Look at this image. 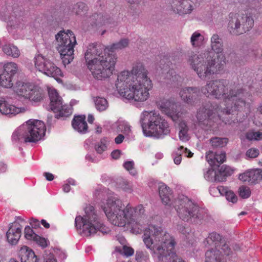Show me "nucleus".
I'll list each match as a JSON object with an SVG mask.
<instances>
[{
  "label": "nucleus",
  "instance_id": "cd10ccee",
  "mask_svg": "<svg viewBox=\"0 0 262 262\" xmlns=\"http://www.w3.org/2000/svg\"><path fill=\"white\" fill-rule=\"evenodd\" d=\"M233 173V169L227 165H223L217 171V182H223L226 180L227 177Z\"/></svg>",
  "mask_w": 262,
  "mask_h": 262
},
{
  "label": "nucleus",
  "instance_id": "6ab92c4d",
  "mask_svg": "<svg viewBox=\"0 0 262 262\" xmlns=\"http://www.w3.org/2000/svg\"><path fill=\"white\" fill-rule=\"evenodd\" d=\"M238 178L240 180L249 184H255L262 179V170L260 169H251L244 173L240 174Z\"/></svg>",
  "mask_w": 262,
  "mask_h": 262
},
{
  "label": "nucleus",
  "instance_id": "ea45409f",
  "mask_svg": "<svg viewBox=\"0 0 262 262\" xmlns=\"http://www.w3.org/2000/svg\"><path fill=\"white\" fill-rule=\"evenodd\" d=\"M181 129L179 132V138L182 141H185L188 140L187 135V127L185 123L181 122L180 124Z\"/></svg>",
  "mask_w": 262,
  "mask_h": 262
},
{
  "label": "nucleus",
  "instance_id": "58836bf2",
  "mask_svg": "<svg viewBox=\"0 0 262 262\" xmlns=\"http://www.w3.org/2000/svg\"><path fill=\"white\" fill-rule=\"evenodd\" d=\"M204 178L208 181L211 182H217V172L214 171L211 168H209L204 173Z\"/></svg>",
  "mask_w": 262,
  "mask_h": 262
},
{
  "label": "nucleus",
  "instance_id": "72a5a7b5",
  "mask_svg": "<svg viewBox=\"0 0 262 262\" xmlns=\"http://www.w3.org/2000/svg\"><path fill=\"white\" fill-rule=\"evenodd\" d=\"M204 39V36L198 31H195L190 37V42L193 47H199L202 45Z\"/></svg>",
  "mask_w": 262,
  "mask_h": 262
},
{
  "label": "nucleus",
  "instance_id": "423d86ee",
  "mask_svg": "<svg viewBox=\"0 0 262 262\" xmlns=\"http://www.w3.org/2000/svg\"><path fill=\"white\" fill-rule=\"evenodd\" d=\"M84 211L85 214L83 216L78 215L75 219V227L81 235L90 236L98 231L103 234L110 232L109 228L104 225L93 206H87Z\"/></svg>",
  "mask_w": 262,
  "mask_h": 262
},
{
  "label": "nucleus",
  "instance_id": "6e6d98bb",
  "mask_svg": "<svg viewBox=\"0 0 262 262\" xmlns=\"http://www.w3.org/2000/svg\"><path fill=\"white\" fill-rule=\"evenodd\" d=\"M24 222H25V220L21 216H16L15 221L12 225H13V227L15 228H16V227H19L22 228V226L20 225V224Z\"/></svg>",
  "mask_w": 262,
  "mask_h": 262
},
{
  "label": "nucleus",
  "instance_id": "f03ea898",
  "mask_svg": "<svg viewBox=\"0 0 262 262\" xmlns=\"http://www.w3.org/2000/svg\"><path fill=\"white\" fill-rule=\"evenodd\" d=\"M227 81L217 79L208 81L201 88V92L207 96H211L216 99H223L225 107H220L216 103H206L200 108L196 115L200 125L211 127L214 122L220 119L219 112L229 115L234 111H243L246 106V100L251 96L245 88L227 87Z\"/></svg>",
  "mask_w": 262,
  "mask_h": 262
},
{
  "label": "nucleus",
  "instance_id": "de8ad7c7",
  "mask_svg": "<svg viewBox=\"0 0 262 262\" xmlns=\"http://www.w3.org/2000/svg\"><path fill=\"white\" fill-rule=\"evenodd\" d=\"M259 155V150L257 149L252 148L248 149L246 153V156L249 158H255Z\"/></svg>",
  "mask_w": 262,
  "mask_h": 262
},
{
  "label": "nucleus",
  "instance_id": "3c124183",
  "mask_svg": "<svg viewBox=\"0 0 262 262\" xmlns=\"http://www.w3.org/2000/svg\"><path fill=\"white\" fill-rule=\"evenodd\" d=\"M221 252H223L225 255L227 256H230L232 254L233 252L227 244H224L222 245L221 248Z\"/></svg>",
  "mask_w": 262,
  "mask_h": 262
},
{
  "label": "nucleus",
  "instance_id": "774afa93",
  "mask_svg": "<svg viewBox=\"0 0 262 262\" xmlns=\"http://www.w3.org/2000/svg\"><path fill=\"white\" fill-rule=\"evenodd\" d=\"M71 190L70 186L69 185V184H65L63 186V190L65 192H69Z\"/></svg>",
  "mask_w": 262,
  "mask_h": 262
},
{
  "label": "nucleus",
  "instance_id": "6e6552de",
  "mask_svg": "<svg viewBox=\"0 0 262 262\" xmlns=\"http://www.w3.org/2000/svg\"><path fill=\"white\" fill-rule=\"evenodd\" d=\"M46 127L45 123L38 120H29L15 130L12 135L14 143L36 142L45 135Z\"/></svg>",
  "mask_w": 262,
  "mask_h": 262
},
{
  "label": "nucleus",
  "instance_id": "0eeeda50",
  "mask_svg": "<svg viewBox=\"0 0 262 262\" xmlns=\"http://www.w3.org/2000/svg\"><path fill=\"white\" fill-rule=\"evenodd\" d=\"M140 122L144 135L147 137L163 138L170 132L167 122L155 111L143 112Z\"/></svg>",
  "mask_w": 262,
  "mask_h": 262
},
{
  "label": "nucleus",
  "instance_id": "052dcab7",
  "mask_svg": "<svg viewBox=\"0 0 262 262\" xmlns=\"http://www.w3.org/2000/svg\"><path fill=\"white\" fill-rule=\"evenodd\" d=\"M30 224L32 226V227L34 228H37L40 226V223L37 219H31L30 220Z\"/></svg>",
  "mask_w": 262,
  "mask_h": 262
},
{
  "label": "nucleus",
  "instance_id": "a211bd4d",
  "mask_svg": "<svg viewBox=\"0 0 262 262\" xmlns=\"http://www.w3.org/2000/svg\"><path fill=\"white\" fill-rule=\"evenodd\" d=\"M158 108L167 116L171 117L177 116V104L171 99H161L156 102Z\"/></svg>",
  "mask_w": 262,
  "mask_h": 262
},
{
  "label": "nucleus",
  "instance_id": "bb28decb",
  "mask_svg": "<svg viewBox=\"0 0 262 262\" xmlns=\"http://www.w3.org/2000/svg\"><path fill=\"white\" fill-rule=\"evenodd\" d=\"M222 236L216 232H211L209 233L208 236L206 238L204 241V244L206 246H214L215 248L222 243Z\"/></svg>",
  "mask_w": 262,
  "mask_h": 262
},
{
  "label": "nucleus",
  "instance_id": "5701e85b",
  "mask_svg": "<svg viewBox=\"0 0 262 262\" xmlns=\"http://www.w3.org/2000/svg\"><path fill=\"white\" fill-rule=\"evenodd\" d=\"M21 231V227L15 228L13 225H11L6 233L8 242L11 245L16 244L20 237Z\"/></svg>",
  "mask_w": 262,
  "mask_h": 262
},
{
  "label": "nucleus",
  "instance_id": "8fccbe9b",
  "mask_svg": "<svg viewBox=\"0 0 262 262\" xmlns=\"http://www.w3.org/2000/svg\"><path fill=\"white\" fill-rule=\"evenodd\" d=\"M122 188L126 192H131L133 190V185L127 181H123L121 185Z\"/></svg>",
  "mask_w": 262,
  "mask_h": 262
},
{
  "label": "nucleus",
  "instance_id": "4be33fe9",
  "mask_svg": "<svg viewBox=\"0 0 262 262\" xmlns=\"http://www.w3.org/2000/svg\"><path fill=\"white\" fill-rule=\"evenodd\" d=\"M92 26H103L110 24L112 18L107 15L94 13L90 17Z\"/></svg>",
  "mask_w": 262,
  "mask_h": 262
},
{
  "label": "nucleus",
  "instance_id": "a19ab883",
  "mask_svg": "<svg viewBox=\"0 0 262 262\" xmlns=\"http://www.w3.org/2000/svg\"><path fill=\"white\" fill-rule=\"evenodd\" d=\"M24 233L25 238L29 240L34 241L38 236V235H37L29 226L25 227Z\"/></svg>",
  "mask_w": 262,
  "mask_h": 262
},
{
  "label": "nucleus",
  "instance_id": "7c9ffc66",
  "mask_svg": "<svg viewBox=\"0 0 262 262\" xmlns=\"http://www.w3.org/2000/svg\"><path fill=\"white\" fill-rule=\"evenodd\" d=\"M217 189L221 195H225L226 199L233 203H235L237 201V197L235 193L231 190H229L226 187L220 186Z\"/></svg>",
  "mask_w": 262,
  "mask_h": 262
},
{
  "label": "nucleus",
  "instance_id": "1a4fd4ad",
  "mask_svg": "<svg viewBox=\"0 0 262 262\" xmlns=\"http://www.w3.org/2000/svg\"><path fill=\"white\" fill-rule=\"evenodd\" d=\"M178 203L177 210L181 220L196 224L202 223L207 214L205 209L200 208L187 197L179 200Z\"/></svg>",
  "mask_w": 262,
  "mask_h": 262
},
{
  "label": "nucleus",
  "instance_id": "864d4df0",
  "mask_svg": "<svg viewBox=\"0 0 262 262\" xmlns=\"http://www.w3.org/2000/svg\"><path fill=\"white\" fill-rule=\"evenodd\" d=\"M134 253V250L129 247H128L126 245L123 246L122 248V253L124 254L126 256H130L133 255Z\"/></svg>",
  "mask_w": 262,
  "mask_h": 262
},
{
  "label": "nucleus",
  "instance_id": "dca6fc26",
  "mask_svg": "<svg viewBox=\"0 0 262 262\" xmlns=\"http://www.w3.org/2000/svg\"><path fill=\"white\" fill-rule=\"evenodd\" d=\"M197 0H172L173 11L179 15L190 14L196 7Z\"/></svg>",
  "mask_w": 262,
  "mask_h": 262
},
{
  "label": "nucleus",
  "instance_id": "680f3d73",
  "mask_svg": "<svg viewBox=\"0 0 262 262\" xmlns=\"http://www.w3.org/2000/svg\"><path fill=\"white\" fill-rule=\"evenodd\" d=\"M121 151L119 150H115L111 153V156L114 159H118L120 156Z\"/></svg>",
  "mask_w": 262,
  "mask_h": 262
},
{
  "label": "nucleus",
  "instance_id": "f8f14e48",
  "mask_svg": "<svg viewBox=\"0 0 262 262\" xmlns=\"http://www.w3.org/2000/svg\"><path fill=\"white\" fill-rule=\"evenodd\" d=\"M49 96L52 111L58 113L55 115V118L68 117L72 114V107L67 104H63L62 99L56 90L50 89Z\"/></svg>",
  "mask_w": 262,
  "mask_h": 262
},
{
  "label": "nucleus",
  "instance_id": "09e8293b",
  "mask_svg": "<svg viewBox=\"0 0 262 262\" xmlns=\"http://www.w3.org/2000/svg\"><path fill=\"white\" fill-rule=\"evenodd\" d=\"M34 241H35L36 243L42 248L47 247L48 243H49V242L46 239L40 237L39 235H38V236L34 240Z\"/></svg>",
  "mask_w": 262,
  "mask_h": 262
},
{
  "label": "nucleus",
  "instance_id": "4468645a",
  "mask_svg": "<svg viewBox=\"0 0 262 262\" xmlns=\"http://www.w3.org/2000/svg\"><path fill=\"white\" fill-rule=\"evenodd\" d=\"M106 51H108V47H106L100 42L89 44L84 53L86 64H87L91 61L98 60L102 57H105V55L108 53Z\"/></svg>",
  "mask_w": 262,
  "mask_h": 262
},
{
  "label": "nucleus",
  "instance_id": "79ce46f5",
  "mask_svg": "<svg viewBox=\"0 0 262 262\" xmlns=\"http://www.w3.org/2000/svg\"><path fill=\"white\" fill-rule=\"evenodd\" d=\"M123 167L132 176H134L137 174V171L134 167V162L133 161L125 162L123 164Z\"/></svg>",
  "mask_w": 262,
  "mask_h": 262
},
{
  "label": "nucleus",
  "instance_id": "f704fd0d",
  "mask_svg": "<svg viewBox=\"0 0 262 262\" xmlns=\"http://www.w3.org/2000/svg\"><path fill=\"white\" fill-rule=\"evenodd\" d=\"M129 40L126 38H123L121 39L119 42L113 43L110 47H108V53L114 54V51L115 50H121L128 45Z\"/></svg>",
  "mask_w": 262,
  "mask_h": 262
},
{
  "label": "nucleus",
  "instance_id": "5fc2aeb1",
  "mask_svg": "<svg viewBox=\"0 0 262 262\" xmlns=\"http://www.w3.org/2000/svg\"><path fill=\"white\" fill-rule=\"evenodd\" d=\"M177 229L179 231V232L185 235L189 234L191 231V230L188 226L185 227V226L181 224L178 225Z\"/></svg>",
  "mask_w": 262,
  "mask_h": 262
},
{
  "label": "nucleus",
  "instance_id": "39448f33",
  "mask_svg": "<svg viewBox=\"0 0 262 262\" xmlns=\"http://www.w3.org/2000/svg\"><path fill=\"white\" fill-rule=\"evenodd\" d=\"M245 6L250 13L239 14L230 13L228 30L233 35H239L249 31L254 25V20L251 14H254L261 6L262 0H239Z\"/></svg>",
  "mask_w": 262,
  "mask_h": 262
},
{
  "label": "nucleus",
  "instance_id": "9d476101",
  "mask_svg": "<svg viewBox=\"0 0 262 262\" xmlns=\"http://www.w3.org/2000/svg\"><path fill=\"white\" fill-rule=\"evenodd\" d=\"M116 60L117 57L115 54L107 53L105 57L91 61L86 66L95 79L103 80L113 74Z\"/></svg>",
  "mask_w": 262,
  "mask_h": 262
},
{
  "label": "nucleus",
  "instance_id": "69168bd1",
  "mask_svg": "<svg viewBox=\"0 0 262 262\" xmlns=\"http://www.w3.org/2000/svg\"><path fill=\"white\" fill-rule=\"evenodd\" d=\"M6 169V165L3 162H0V173L4 172Z\"/></svg>",
  "mask_w": 262,
  "mask_h": 262
},
{
  "label": "nucleus",
  "instance_id": "2eb2a0df",
  "mask_svg": "<svg viewBox=\"0 0 262 262\" xmlns=\"http://www.w3.org/2000/svg\"><path fill=\"white\" fill-rule=\"evenodd\" d=\"M17 65L14 62H8L4 66V70L0 74V85L5 88L13 86L12 78L16 73Z\"/></svg>",
  "mask_w": 262,
  "mask_h": 262
},
{
  "label": "nucleus",
  "instance_id": "0e129e2a",
  "mask_svg": "<svg viewBox=\"0 0 262 262\" xmlns=\"http://www.w3.org/2000/svg\"><path fill=\"white\" fill-rule=\"evenodd\" d=\"M43 175L46 177V179L49 181H52L54 178V175L49 172H45Z\"/></svg>",
  "mask_w": 262,
  "mask_h": 262
},
{
  "label": "nucleus",
  "instance_id": "338daca9",
  "mask_svg": "<svg viewBox=\"0 0 262 262\" xmlns=\"http://www.w3.org/2000/svg\"><path fill=\"white\" fill-rule=\"evenodd\" d=\"M40 223L42 224V225L46 228V229H48L50 228V224L48 223L45 220H41L40 221Z\"/></svg>",
  "mask_w": 262,
  "mask_h": 262
},
{
  "label": "nucleus",
  "instance_id": "e433bc0d",
  "mask_svg": "<svg viewBox=\"0 0 262 262\" xmlns=\"http://www.w3.org/2000/svg\"><path fill=\"white\" fill-rule=\"evenodd\" d=\"M228 142L227 138L214 137L210 140L211 145L214 148L223 147L226 146Z\"/></svg>",
  "mask_w": 262,
  "mask_h": 262
},
{
  "label": "nucleus",
  "instance_id": "c03bdc74",
  "mask_svg": "<svg viewBox=\"0 0 262 262\" xmlns=\"http://www.w3.org/2000/svg\"><path fill=\"white\" fill-rule=\"evenodd\" d=\"M149 259V255L146 252L137 251L136 253V260L138 262L146 261Z\"/></svg>",
  "mask_w": 262,
  "mask_h": 262
},
{
  "label": "nucleus",
  "instance_id": "412c9836",
  "mask_svg": "<svg viewBox=\"0 0 262 262\" xmlns=\"http://www.w3.org/2000/svg\"><path fill=\"white\" fill-rule=\"evenodd\" d=\"M20 112V108L8 103L5 100H0V113L3 115L14 116Z\"/></svg>",
  "mask_w": 262,
  "mask_h": 262
},
{
  "label": "nucleus",
  "instance_id": "393cba45",
  "mask_svg": "<svg viewBox=\"0 0 262 262\" xmlns=\"http://www.w3.org/2000/svg\"><path fill=\"white\" fill-rule=\"evenodd\" d=\"M159 194L162 203L165 205L170 204L171 192L170 188L163 183L159 184Z\"/></svg>",
  "mask_w": 262,
  "mask_h": 262
},
{
  "label": "nucleus",
  "instance_id": "603ef678",
  "mask_svg": "<svg viewBox=\"0 0 262 262\" xmlns=\"http://www.w3.org/2000/svg\"><path fill=\"white\" fill-rule=\"evenodd\" d=\"M246 137L249 140H259L262 139V133L258 132L253 133L252 134H247Z\"/></svg>",
  "mask_w": 262,
  "mask_h": 262
},
{
  "label": "nucleus",
  "instance_id": "a18cd8bd",
  "mask_svg": "<svg viewBox=\"0 0 262 262\" xmlns=\"http://www.w3.org/2000/svg\"><path fill=\"white\" fill-rule=\"evenodd\" d=\"M239 194L242 198H248L251 194L249 188L244 186L240 187L239 188Z\"/></svg>",
  "mask_w": 262,
  "mask_h": 262
},
{
  "label": "nucleus",
  "instance_id": "2f4dec72",
  "mask_svg": "<svg viewBox=\"0 0 262 262\" xmlns=\"http://www.w3.org/2000/svg\"><path fill=\"white\" fill-rule=\"evenodd\" d=\"M95 107L99 112L105 111L108 107L107 100L103 97H96L93 98Z\"/></svg>",
  "mask_w": 262,
  "mask_h": 262
},
{
  "label": "nucleus",
  "instance_id": "4d7b16f0",
  "mask_svg": "<svg viewBox=\"0 0 262 262\" xmlns=\"http://www.w3.org/2000/svg\"><path fill=\"white\" fill-rule=\"evenodd\" d=\"M260 53V50L255 49V50H251L249 52V56L251 57L252 60H255L258 58V55Z\"/></svg>",
  "mask_w": 262,
  "mask_h": 262
},
{
  "label": "nucleus",
  "instance_id": "f3484780",
  "mask_svg": "<svg viewBox=\"0 0 262 262\" xmlns=\"http://www.w3.org/2000/svg\"><path fill=\"white\" fill-rule=\"evenodd\" d=\"M201 89L198 87H186L180 92L181 99L185 103L193 105L199 102Z\"/></svg>",
  "mask_w": 262,
  "mask_h": 262
},
{
  "label": "nucleus",
  "instance_id": "49530a36",
  "mask_svg": "<svg viewBox=\"0 0 262 262\" xmlns=\"http://www.w3.org/2000/svg\"><path fill=\"white\" fill-rule=\"evenodd\" d=\"M118 130L128 135L130 132V126L127 123L121 122L118 126Z\"/></svg>",
  "mask_w": 262,
  "mask_h": 262
},
{
  "label": "nucleus",
  "instance_id": "37998d69",
  "mask_svg": "<svg viewBox=\"0 0 262 262\" xmlns=\"http://www.w3.org/2000/svg\"><path fill=\"white\" fill-rule=\"evenodd\" d=\"M226 159V154L225 152H221L220 154L215 153L214 155L213 162V163L216 165L215 162L219 164L223 163ZM217 166H219L218 164H216Z\"/></svg>",
  "mask_w": 262,
  "mask_h": 262
},
{
  "label": "nucleus",
  "instance_id": "bf43d9fd",
  "mask_svg": "<svg viewBox=\"0 0 262 262\" xmlns=\"http://www.w3.org/2000/svg\"><path fill=\"white\" fill-rule=\"evenodd\" d=\"M104 0H97L95 4V8L97 10H103L105 7Z\"/></svg>",
  "mask_w": 262,
  "mask_h": 262
},
{
  "label": "nucleus",
  "instance_id": "c756f323",
  "mask_svg": "<svg viewBox=\"0 0 262 262\" xmlns=\"http://www.w3.org/2000/svg\"><path fill=\"white\" fill-rule=\"evenodd\" d=\"M3 51L5 54L13 58H18L20 55L18 48L13 44H6L3 47Z\"/></svg>",
  "mask_w": 262,
  "mask_h": 262
},
{
  "label": "nucleus",
  "instance_id": "473e14b6",
  "mask_svg": "<svg viewBox=\"0 0 262 262\" xmlns=\"http://www.w3.org/2000/svg\"><path fill=\"white\" fill-rule=\"evenodd\" d=\"M44 93L42 90L34 86L33 90L30 94V97L28 99L34 102H40L44 97Z\"/></svg>",
  "mask_w": 262,
  "mask_h": 262
},
{
  "label": "nucleus",
  "instance_id": "13d9d810",
  "mask_svg": "<svg viewBox=\"0 0 262 262\" xmlns=\"http://www.w3.org/2000/svg\"><path fill=\"white\" fill-rule=\"evenodd\" d=\"M43 257L45 262H57L54 255L50 253L48 254L47 252L46 255H44Z\"/></svg>",
  "mask_w": 262,
  "mask_h": 262
},
{
  "label": "nucleus",
  "instance_id": "e2e57ef3",
  "mask_svg": "<svg viewBox=\"0 0 262 262\" xmlns=\"http://www.w3.org/2000/svg\"><path fill=\"white\" fill-rule=\"evenodd\" d=\"M124 139V137L123 136V135L119 134L115 139V143L117 144H120L123 142Z\"/></svg>",
  "mask_w": 262,
  "mask_h": 262
},
{
  "label": "nucleus",
  "instance_id": "c85d7f7f",
  "mask_svg": "<svg viewBox=\"0 0 262 262\" xmlns=\"http://www.w3.org/2000/svg\"><path fill=\"white\" fill-rule=\"evenodd\" d=\"M183 154H185V156L188 158L191 157L193 154L187 148H184L183 146H180L178 149V150L172 154L173 161L176 164L179 165L180 164L182 160L181 156Z\"/></svg>",
  "mask_w": 262,
  "mask_h": 262
},
{
  "label": "nucleus",
  "instance_id": "ddd939ff",
  "mask_svg": "<svg viewBox=\"0 0 262 262\" xmlns=\"http://www.w3.org/2000/svg\"><path fill=\"white\" fill-rule=\"evenodd\" d=\"M35 64L36 68L45 75L54 78L57 81L60 80L59 77L62 74L61 71L50 60L39 55L35 58Z\"/></svg>",
  "mask_w": 262,
  "mask_h": 262
},
{
  "label": "nucleus",
  "instance_id": "9b49d317",
  "mask_svg": "<svg viewBox=\"0 0 262 262\" xmlns=\"http://www.w3.org/2000/svg\"><path fill=\"white\" fill-rule=\"evenodd\" d=\"M58 42L57 50L60 53L64 64H69L74 59V47L76 40L73 33L68 30L61 31L55 36Z\"/></svg>",
  "mask_w": 262,
  "mask_h": 262
},
{
  "label": "nucleus",
  "instance_id": "7ed1b4c3",
  "mask_svg": "<svg viewBox=\"0 0 262 262\" xmlns=\"http://www.w3.org/2000/svg\"><path fill=\"white\" fill-rule=\"evenodd\" d=\"M143 63L137 62L130 71H123L118 75L116 86L121 96L128 100L143 102L149 97L152 82Z\"/></svg>",
  "mask_w": 262,
  "mask_h": 262
},
{
  "label": "nucleus",
  "instance_id": "20e7f679",
  "mask_svg": "<svg viewBox=\"0 0 262 262\" xmlns=\"http://www.w3.org/2000/svg\"><path fill=\"white\" fill-rule=\"evenodd\" d=\"M210 42L212 50L217 54L216 57L213 58L212 56L213 53L209 51L199 54L192 52L188 59L192 68L203 80L220 73L223 70L226 63V58L223 54L224 49L222 38L217 34H214L210 38Z\"/></svg>",
  "mask_w": 262,
  "mask_h": 262
},
{
  "label": "nucleus",
  "instance_id": "f257e3e1",
  "mask_svg": "<svg viewBox=\"0 0 262 262\" xmlns=\"http://www.w3.org/2000/svg\"><path fill=\"white\" fill-rule=\"evenodd\" d=\"M111 223L115 226L124 227L131 225L132 229L137 233L143 231V241L159 262H185L178 257L174 251L176 242L170 235L161 227L148 225L143 227L144 209L142 205L132 208L128 204L125 208L121 201L116 196H111L102 207Z\"/></svg>",
  "mask_w": 262,
  "mask_h": 262
},
{
  "label": "nucleus",
  "instance_id": "c9c22d12",
  "mask_svg": "<svg viewBox=\"0 0 262 262\" xmlns=\"http://www.w3.org/2000/svg\"><path fill=\"white\" fill-rule=\"evenodd\" d=\"M108 140L107 138L104 137L94 144V148L97 154H101L103 152L106 150L108 145Z\"/></svg>",
  "mask_w": 262,
  "mask_h": 262
},
{
  "label": "nucleus",
  "instance_id": "a878e982",
  "mask_svg": "<svg viewBox=\"0 0 262 262\" xmlns=\"http://www.w3.org/2000/svg\"><path fill=\"white\" fill-rule=\"evenodd\" d=\"M34 86V85L29 83H24L21 85H18L16 92L18 95L28 99L29 97H30V94L33 90Z\"/></svg>",
  "mask_w": 262,
  "mask_h": 262
},
{
  "label": "nucleus",
  "instance_id": "4c0bfd02",
  "mask_svg": "<svg viewBox=\"0 0 262 262\" xmlns=\"http://www.w3.org/2000/svg\"><path fill=\"white\" fill-rule=\"evenodd\" d=\"M89 10V7L85 3L79 2L73 6V11L76 15H81L82 13H85Z\"/></svg>",
  "mask_w": 262,
  "mask_h": 262
},
{
  "label": "nucleus",
  "instance_id": "aec40b11",
  "mask_svg": "<svg viewBox=\"0 0 262 262\" xmlns=\"http://www.w3.org/2000/svg\"><path fill=\"white\" fill-rule=\"evenodd\" d=\"M72 126L75 130L80 134H86L88 132V126L84 115L75 116L72 121Z\"/></svg>",
  "mask_w": 262,
  "mask_h": 262
},
{
  "label": "nucleus",
  "instance_id": "b1692460",
  "mask_svg": "<svg viewBox=\"0 0 262 262\" xmlns=\"http://www.w3.org/2000/svg\"><path fill=\"white\" fill-rule=\"evenodd\" d=\"M19 256L21 262H37L38 260L34 252L27 246L21 248Z\"/></svg>",
  "mask_w": 262,
  "mask_h": 262
}]
</instances>
